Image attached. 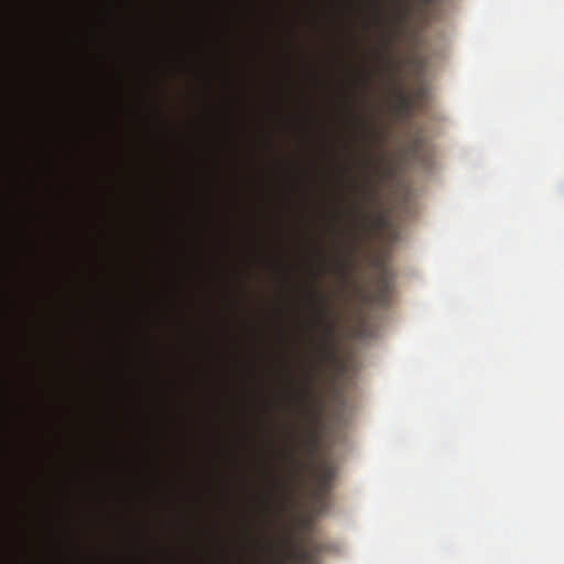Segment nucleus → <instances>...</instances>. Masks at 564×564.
I'll use <instances>...</instances> for the list:
<instances>
[{"label": "nucleus", "instance_id": "nucleus-6", "mask_svg": "<svg viewBox=\"0 0 564 564\" xmlns=\"http://www.w3.org/2000/svg\"><path fill=\"white\" fill-rule=\"evenodd\" d=\"M389 280H387V276L382 273L381 278H379L377 291L375 292V301L384 304L387 299H389Z\"/></svg>", "mask_w": 564, "mask_h": 564}, {"label": "nucleus", "instance_id": "nucleus-16", "mask_svg": "<svg viewBox=\"0 0 564 564\" xmlns=\"http://www.w3.org/2000/svg\"><path fill=\"white\" fill-rule=\"evenodd\" d=\"M273 564H282L281 561L276 560Z\"/></svg>", "mask_w": 564, "mask_h": 564}, {"label": "nucleus", "instance_id": "nucleus-12", "mask_svg": "<svg viewBox=\"0 0 564 564\" xmlns=\"http://www.w3.org/2000/svg\"><path fill=\"white\" fill-rule=\"evenodd\" d=\"M399 9H401V13H402V15H404L406 12V4L399 1Z\"/></svg>", "mask_w": 564, "mask_h": 564}, {"label": "nucleus", "instance_id": "nucleus-11", "mask_svg": "<svg viewBox=\"0 0 564 564\" xmlns=\"http://www.w3.org/2000/svg\"><path fill=\"white\" fill-rule=\"evenodd\" d=\"M371 137H372V140H377V141H381L382 139L380 138V134L378 133V131L376 129H371Z\"/></svg>", "mask_w": 564, "mask_h": 564}, {"label": "nucleus", "instance_id": "nucleus-8", "mask_svg": "<svg viewBox=\"0 0 564 564\" xmlns=\"http://www.w3.org/2000/svg\"><path fill=\"white\" fill-rule=\"evenodd\" d=\"M305 444L310 449H315L318 444V436L315 432H310L306 434Z\"/></svg>", "mask_w": 564, "mask_h": 564}, {"label": "nucleus", "instance_id": "nucleus-4", "mask_svg": "<svg viewBox=\"0 0 564 564\" xmlns=\"http://www.w3.org/2000/svg\"><path fill=\"white\" fill-rule=\"evenodd\" d=\"M312 393L310 388V382L305 383L303 388H301L297 392V402L301 406V412H303L304 416L308 419H317V411H307L306 405L311 401Z\"/></svg>", "mask_w": 564, "mask_h": 564}, {"label": "nucleus", "instance_id": "nucleus-7", "mask_svg": "<svg viewBox=\"0 0 564 564\" xmlns=\"http://www.w3.org/2000/svg\"><path fill=\"white\" fill-rule=\"evenodd\" d=\"M422 147H423L422 139L416 138V139L412 140V142L409 145V153L411 154V156L417 158V154L422 150Z\"/></svg>", "mask_w": 564, "mask_h": 564}, {"label": "nucleus", "instance_id": "nucleus-3", "mask_svg": "<svg viewBox=\"0 0 564 564\" xmlns=\"http://www.w3.org/2000/svg\"><path fill=\"white\" fill-rule=\"evenodd\" d=\"M336 477V467L326 462L319 468L316 475V497L323 499L332 488L333 478Z\"/></svg>", "mask_w": 564, "mask_h": 564}, {"label": "nucleus", "instance_id": "nucleus-1", "mask_svg": "<svg viewBox=\"0 0 564 564\" xmlns=\"http://www.w3.org/2000/svg\"><path fill=\"white\" fill-rule=\"evenodd\" d=\"M332 316V308L329 305V300L324 295L319 294L318 296V305L316 307V323L324 324V346L322 348V356L323 358L330 357V351L327 348V345L330 341V338L333 336L334 330V324L330 321Z\"/></svg>", "mask_w": 564, "mask_h": 564}, {"label": "nucleus", "instance_id": "nucleus-13", "mask_svg": "<svg viewBox=\"0 0 564 564\" xmlns=\"http://www.w3.org/2000/svg\"><path fill=\"white\" fill-rule=\"evenodd\" d=\"M292 458L293 460H295L296 463H299V455L296 452L292 451Z\"/></svg>", "mask_w": 564, "mask_h": 564}, {"label": "nucleus", "instance_id": "nucleus-9", "mask_svg": "<svg viewBox=\"0 0 564 564\" xmlns=\"http://www.w3.org/2000/svg\"><path fill=\"white\" fill-rule=\"evenodd\" d=\"M338 274L341 276H345V274H346V262L345 261L338 262Z\"/></svg>", "mask_w": 564, "mask_h": 564}, {"label": "nucleus", "instance_id": "nucleus-10", "mask_svg": "<svg viewBox=\"0 0 564 564\" xmlns=\"http://www.w3.org/2000/svg\"><path fill=\"white\" fill-rule=\"evenodd\" d=\"M376 224L378 227H383L386 225V216L384 215H378L376 217Z\"/></svg>", "mask_w": 564, "mask_h": 564}, {"label": "nucleus", "instance_id": "nucleus-2", "mask_svg": "<svg viewBox=\"0 0 564 564\" xmlns=\"http://www.w3.org/2000/svg\"><path fill=\"white\" fill-rule=\"evenodd\" d=\"M393 175V166L390 162L381 161L376 166L375 177L361 186V196L365 202H375L378 195L379 184L383 178H390Z\"/></svg>", "mask_w": 564, "mask_h": 564}, {"label": "nucleus", "instance_id": "nucleus-5", "mask_svg": "<svg viewBox=\"0 0 564 564\" xmlns=\"http://www.w3.org/2000/svg\"><path fill=\"white\" fill-rule=\"evenodd\" d=\"M397 104L395 109L403 116H410L413 109V98L404 95L402 90H395Z\"/></svg>", "mask_w": 564, "mask_h": 564}, {"label": "nucleus", "instance_id": "nucleus-14", "mask_svg": "<svg viewBox=\"0 0 564 564\" xmlns=\"http://www.w3.org/2000/svg\"><path fill=\"white\" fill-rule=\"evenodd\" d=\"M300 558L305 560L306 558V553L305 552L301 553L300 554Z\"/></svg>", "mask_w": 564, "mask_h": 564}, {"label": "nucleus", "instance_id": "nucleus-15", "mask_svg": "<svg viewBox=\"0 0 564 564\" xmlns=\"http://www.w3.org/2000/svg\"><path fill=\"white\" fill-rule=\"evenodd\" d=\"M356 212H357L358 214L360 213V204H358V205L356 206Z\"/></svg>", "mask_w": 564, "mask_h": 564}]
</instances>
